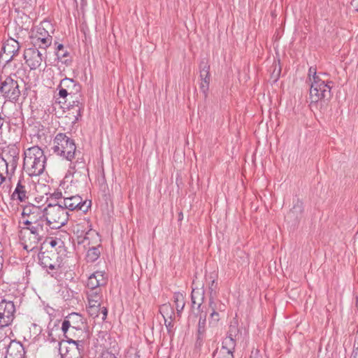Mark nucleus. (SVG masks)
Wrapping results in <instances>:
<instances>
[{
    "label": "nucleus",
    "mask_w": 358,
    "mask_h": 358,
    "mask_svg": "<svg viewBox=\"0 0 358 358\" xmlns=\"http://www.w3.org/2000/svg\"><path fill=\"white\" fill-rule=\"evenodd\" d=\"M87 324L83 317L77 313L68 315L62 322L61 331L66 340H83L88 338Z\"/></svg>",
    "instance_id": "obj_1"
},
{
    "label": "nucleus",
    "mask_w": 358,
    "mask_h": 358,
    "mask_svg": "<svg viewBox=\"0 0 358 358\" xmlns=\"http://www.w3.org/2000/svg\"><path fill=\"white\" fill-rule=\"evenodd\" d=\"M46 157L38 146H33L24 152V169L29 176H38L45 171Z\"/></svg>",
    "instance_id": "obj_2"
},
{
    "label": "nucleus",
    "mask_w": 358,
    "mask_h": 358,
    "mask_svg": "<svg viewBox=\"0 0 358 358\" xmlns=\"http://www.w3.org/2000/svg\"><path fill=\"white\" fill-rule=\"evenodd\" d=\"M48 225L47 221L35 224L26 225L21 233H24L25 250H32L38 244L45 239L48 234Z\"/></svg>",
    "instance_id": "obj_3"
},
{
    "label": "nucleus",
    "mask_w": 358,
    "mask_h": 358,
    "mask_svg": "<svg viewBox=\"0 0 358 358\" xmlns=\"http://www.w3.org/2000/svg\"><path fill=\"white\" fill-rule=\"evenodd\" d=\"M44 210L47 224L50 228L57 229L66 224L69 214L59 201L48 204Z\"/></svg>",
    "instance_id": "obj_4"
},
{
    "label": "nucleus",
    "mask_w": 358,
    "mask_h": 358,
    "mask_svg": "<svg viewBox=\"0 0 358 358\" xmlns=\"http://www.w3.org/2000/svg\"><path fill=\"white\" fill-rule=\"evenodd\" d=\"M52 150L55 154L70 162L80 153L76 150L74 141L63 133H59L55 137Z\"/></svg>",
    "instance_id": "obj_5"
},
{
    "label": "nucleus",
    "mask_w": 358,
    "mask_h": 358,
    "mask_svg": "<svg viewBox=\"0 0 358 358\" xmlns=\"http://www.w3.org/2000/svg\"><path fill=\"white\" fill-rule=\"evenodd\" d=\"M332 82L317 80L312 82L309 90V99L310 104H316L318 102L325 104L331 99L332 94L331 92Z\"/></svg>",
    "instance_id": "obj_6"
},
{
    "label": "nucleus",
    "mask_w": 358,
    "mask_h": 358,
    "mask_svg": "<svg viewBox=\"0 0 358 358\" xmlns=\"http://www.w3.org/2000/svg\"><path fill=\"white\" fill-rule=\"evenodd\" d=\"M16 78L15 73L0 76L1 93L5 98L13 101H17L20 95V90Z\"/></svg>",
    "instance_id": "obj_7"
},
{
    "label": "nucleus",
    "mask_w": 358,
    "mask_h": 358,
    "mask_svg": "<svg viewBox=\"0 0 358 358\" xmlns=\"http://www.w3.org/2000/svg\"><path fill=\"white\" fill-rule=\"evenodd\" d=\"M39 264L45 268L50 269L48 273L52 277L57 274L60 268V263L58 261V253L51 250L41 252L38 255Z\"/></svg>",
    "instance_id": "obj_8"
},
{
    "label": "nucleus",
    "mask_w": 358,
    "mask_h": 358,
    "mask_svg": "<svg viewBox=\"0 0 358 358\" xmlns=\"http://www.w3.org/2000/svg\"><path fill=\"white\" fill-rule=\"evenodd\" d=\"M58 201L65 208L66 210H80L87 213L91 207V201L83 200L79 195L64 196L63 199Z\"/></svg>",
    "instance_id": "obj_9"
},
{
    "label": "nucleus",
    "mask_w": 358,
    "mask_h": 358,
    "mask_svg": "<svg viewBox=\"0 0 358 358\" xmlns=\"http://www.w3.org/2000/svg\"><path fill=\"white\" fill-rule=\"evenodd\" d=\"M69 345L66 348V352H62L59 348L62 358H83L85 353V341L83 340H66Z\"/></svg>",
    "instance_id": "obj_10"
},
{
    "label": "nucleus",
    "mask_w": 358,
    "mask_h": 358,
    "mask_svg": "<svg viewBox=\"0 0 358 358\" xmlns=\"http://www.w3.org/2000/svg\"><path fill=\"white\" fill-rule=\"evenodd\" d=\"M15 307L10 301L2 299L0 302V327L8 326L14 319Z\"/></svg>",
    "instance_id": "obj_11"
},
{
    "label": "nucleus",
    "mask_w": 358,
    "mask_h": 358,
    "mask_svg": "<svg viewBox=\"0 0 358 358\" xmlns=\"http://www.w3.org/2000/svg\"><path fill=\"white\" fill-rule=\"evenodd\" d=\"M24 58L31 70L38 69L43 60L42 53L36 48L27 49L24 53Z\"/></svg>",
    "instance_id": "obj_12"
},
{
    "label": "nucleus",
    "mask_w": 358,
    "mask_h": 358,
    "mask_svg": "<svg viewBox=\"0 0 358 358\" xmlns=\"http://www.w3.org/2000/svg\"><path fill=\"white\" fill-rule=\"evenodd\" d=\"M2 341L4 342L3 345L6 349L5 358H24V349L20 342L13 340L6 345L5 339Z\"/></svg>",
    "instance_id": "obj_13"
},
{
    "label": "nucleus",
    "mask_w": 358,
    "mask_h": 358,
    "mask_svg": "<svg viewBox=\"0 0 358 358\" xmlns=\"http://www.w3.org/2000/svg\"><path fill=\"white\" fill-rule=\"evenodd\" d=\"M199 69L201 80L200 89L204 95L206 96L210 83V65L208 64L207 61L203 59L200 63Z\"/></svg>",
    "instance_id": "obj_14"
},
{
    "label": "nucleus",
    "mask_w": 358,
    "mask_h": 358,
    "mask_svg": "<svg viewBox=\"0 0 358 358\" xmlns=\"http://www.w3.org/2000/svg\"><path fill=\"white\" fill-rule=\"evenodd\" d=\"M107 282V278L104 271H96L91 274L87 280V286L89 290L100 289Z\"/></svg>",
    "instance_id": "obj_15"
},
{
    "label": "nucleus",
    "mask_w": 358,
    "mask_h": 358,
    "mask_svg": "<svg viewBox=\"0 0 358 358\" xmlns=\"http://www.w3.org/2000/svg\"><path fill=\"white\" fill-rule=\"evenodd\" d=\"M89 303L88 312L90 315H93L96 313H92L94 309H97L101 303L102 293L101 289H95L88 290L87 292Z\"/></svg>",
    "instance_id": "obj_16"
},
{
    "label": "nucleus",
    "mask_w": 358,
    "mask_h": 358,
    "mask_svg": "<svg viewBox=\"0 0 358 358\" xmlns=\"http://www.w3.org/2000/svg\"><path fill=\"white\" fill-rule=\"evenodd\" d=\"M24 179L19 180L15 189L12 194L13 199H18L20 201H25L28 199V190Z\"/></svg>",
    "instance_id": "obj_17"
},
{
    "label": "nucleus",
    "mask_w": 358,
    "mask_h": 358,
    "mask_svg": "<svg viewBox=\"0 0 358 358\" xmlns=\"http://www.w3.org/2000/svg\"><path fill=\"white\" fill-rule=\"evenodd\" d=\"M20 48V46L19 43L13 38L8 39L4 43L3 45V52L8 55H11L10 59H8L7 62H9L14 56L18 54Z\"/></svg>",
    "instance_id": "obj_18"
},
{
    "label": "nucleus",
    "mask_w": 358,
    "mask_h": 358,
    "mask_svg": "<svg viewBox=\"0 0 358 358\" xmlns=\"http://www.w3.org/2000/svg\"><path fill=\"white\" fill-rule=\"evenodd\" d=\"M45 221H47L45 210L40 208L31 215H29V217L24 220L23 223L24 225H31L39 223V222H42Z\"/></svg>",
    "instance_id": "obj_19"
},
{
    "label": "nucleus",
    "mask_w": 358,
    "mask_h": 358,
    "mask_svg": "<svg viewBox=\"0 0 358 358\" xmlns=\"http://www.w3.org/2000/svg\"><path fill=\"white\" fill-rule=\"evenodd\" d=\"M303 212V203L297 199L294 201V206L287 214V218L293 219L297 222L301 217Z\"/></svg>",
    "instance_id": "obj_20"
},
{
    "label": "nucleus",
    "mask_w": 358,
    "mask_h": 358,
    "mask_svg": "<svg viewBox=\"0 0 358 358\" xmlns=\"http://www.w3.org/2000/svg\"><path fill=\"white\" fill-rule=\"evenodd\" d=\"M60 320H57L52 324V327H50L52 324L50 323L48 328V339L52 342H57L58 345L61 347L62 342L59 341V332L61 331V327H59Z\"/></svg>",
    "instance_id": "obj_21"
},
{
    "label": "nucleus",
    "mask_w": 358,
    "mask_h": 358,
    "mask_svg": "<svg viewBox=\"0 0 358 358\" xmlns=\"http://www.w3.org/2000/svg\"><path fill=\"white\" fill-rule=\"evenodd\" d=\"M192 305H197V309L199 310L202 303L204 301V290L201 289H192L191 294Z\"/></svg>",
    "instance_id": "obj_22"
},
{
    "label": "nucleus",
    "mask_w": 358,
    "mask_h": 358,
    "mask_svg": "<svg viewBox=\"0 0 358 358\" xmlns=\"http://www.w3.org/2000/svg\"><path fill=\"white\" fill-rule=\"evenodd\" d=\"M66 103V107L65 108L66 110H70L71 108H84L85 105L82 101V98L80 94H77L74 93L73 94V98H67L65 101V103Z\"/></svg>",
    "instance_id": "obj_23"
},
{
    "label": "nucleus",
    "mask_w": 358,
    "mask_h": 358,
    "mask_svg": "<svg viewBox=\"0 0 358 358\" xmlns=\"http://www.w3.org/2000/svg\"><path fill=\"white\" fill-rule=\"evenodd\" d=\"M84 110V108H71L70 110H64V112L66 113V117L69 118V121L72 124H76L79 119L81 117V113Z\"/></svg>",
    "instance_id": "obj_24"
},
{
    "label": "nucleus",
    "mask_w": 358,
    "mask_h": 358,
    "mask_svg": "<svg viewBox=\"0 0 358 358\" xmlns=\"http://www.w3.org/2000/svg\"><path fill=\"white\" fill-rule=\"evenodd\" d=\"M206 313L201 312L199 316V320L198 323V341L203 339L204 334L206 331Z\"/></svg>",
    "instance_id": "obj_25"
},
{
    "label": "nucleus",
    "mask_w": 358,
    "mask_h": 358,
    "mask_svg": "<svg viewBox=\"0 0 358 358\" xmlns=\"http://www.w3.org/2000/svg\"><path fill=\"white\" fill-rule=\"evenodd\" d=\"M227 336H231V338L237 340H238L241 336V331L238 328V321L236 319H234L230 322Z\"/></svg>",
    "instance_id": "obj_26"
},
{
    "label": "nucleus",
    "mask_w": 358,
    "mask_h": 358,
    "mask_svg": "<svg viewBox=\"0 0 358 358\" xmlns=\"http://www.w3.org/2000/svg\"><path fill=\"white\" fill-rule=\"evenodd\" d=\"M52 36H45V38H33L34 48L38 46L41 49L45 50L52 43Z\"/></svg>",
    "instance_id": "obj_27"
},
{
    "label": "nucleus",
    "mask_w": 358,
    "mask_h": 358,
    "mask_svg": "<svg viewBox=\"0 0 358 358\" xmlns=\"http://www.w3.org/2000/svg\"><path fill=\"white\" fill-rule=\"evenodd\" d=\"M169 310H171V313H173V311H172L171 308H170V306L166 304H164L161 307L160 312L162 314V316L164 319V324L167 328L168 331L171 332V329L173 326V324L172 323V317H171V315H170L169 317V318H166V316L164 315V313H166V315H168V313H169L168 312Z\"/></svg>",
    "instance_id": "obj_28"
},
{
    "label": "nucleus",
    "mask_w": 358,
    "mask_h": 358,
    "mask_svg": "<svg viewBox=\"0 0 358 358\" xmlns=\"http://www.w3.org/2000/svg\"><path fill=\"white\" fill-rule=\"evenodd\" d=\"M236 341L237 339L227 336L222 341V345L220 349H224L225 351L234 353L236 345Z\"/></svg>",
    "instance_id": "obj_29"
},
{
    "label": "nucleus",
    "mask_w": 358,
    "mask_h": 358,
    "mask_svg": "<svg viewBox=\"0 0 358 358\" xmlns=\"http://www.w3.org/2000/svg\"><path fill=\"white\" fill-rule=\"evenodd\" d=\"M59 87L66 88L68 90L73 87L76 92H78L80 89V85L77 84L73 79L68 78H65L61 80Z\"/></svg>",
    "instance_id": "obj_30"
},
{
    "label": "nucleus",
    "mask_w": 358,
    "mask_h": 358,
    "mask_svg": "<svg viewBox=\"0 0 358 358\" xmlns=\"http://www.w3.org/2000/svg\"><path fill=\"white\" fill-rule=\"evenodd\" d=\"M100 247L90 248L87 252L86 258L89 262H95L100 256Z\"/></svg>",
    "instance_id": "obj_31"
},
{
    "label": "nucleus",
    "mask_w": 358,
    "mask_h": 358,
    "mask_svg": "<svg viewBox=\"0 0 358 358\" xmlns=\"http://www.w3.org/2000/svg\"><path fill=\"white\" fill-rule=\"evenodd\" d=\"M174 302L176 303V308L178 313H180L185 307V298L182 294L181 293H175L174 296Z\"/></svg>",
    "instance_id": "obj_32"
},
{
    "label": "nucleus",
    "mask_w": 358,
    "mask_h": 358,
    "mask_svg": "<svg viewBox=\"0 0 358 358\" xmlns=\"http://www.w3.org/2000/svg\"><path fill=\"white\" fill-rule=\"evenodd\" d=\"M18 159L19 157L17 156H10L8 159H4V162L6 165L7 172H8L9 171H10L11 172H14L17 167Z\"/></svg>",
    "instance_id": "obj_33"
},
{
    "label": "nucleus",
    "mask_w": 358,
    "mask_h": 358,
    "mask_svg": "<svg viewBox=\"0 0 358 358\" xmlns=\"http://www.w3.org/2000/svg\"><path fill=\"white\" fill-rule=\"evenodd\" d=\"M41 207L35 205H29L23 208L22 215L24 218H27L29 215H31L33 213L36 212Z\"/></svg>",
    "instance_id": "obj_34"
},
{
    "label": "nucleus",
    "mask_w": 358,
    "mask_h": 358,
    "mask_svg": "<svg viewBox=\"0 0 358 358\" xmlns=\"http://www.w3.org/2000/svg\"><path fill=\"white\" fill-rule=\"evenodd\" d=\"M57 57L58 60H59L62 63L69 65L71 63V60L68 59L69 57V52L64 50L63 51L59 52V53H56Z\"/></svg>",
    "instance_id": "obj_35"
},
{
    "label": "nucleus",
    "mask_w": 358,
    "mask_h": 358,
    "mask_svg": "<svg viewBox=\"0 0 358 358\" xmlns=\"http://www.w3.org/2000/svg\"><path fill=\"white\" fill-rule=\"evenodd\" d=\"M308 77L310 83L322 80L320 76L317 74L316 68L313 66L309 68Z\"/></svg>",
    "instance_id": "obj_36"
},
{
    "label": "nucleus",
    "mask_w": 358,
    "mask_h": 358,
    "mask_svg": "<svg viewBox=\"0 0 358 358\" xmlns=\"http://www.w3.org/2000/svg\"><path fill=\"white\" fill-rule=\"evenodd\" d=\"M59 95L60 97L66 99L67 98H73V93L72 91L69 92L67 89L63 88V87H59Z\"/></svg>",
    "instance_id": "obj_37"
},
{
    "label": "nucleus",
    "mask_w": 358,
    "mask_h": 358,
    "mask_svg": "<svg viewBox=\"0 0 358 358\" xmlns=\"http://www.w3.org/2000/svg\"><path fill=\"white\" fill-rule=\"evenodd\" d=\"M217 358H234V353L229 351H225L224 349H220L217 352Z\"/></svg>",
    "instance_id": "obj_38"
},
{
    "label": "nucleus",
    "mask_w": 358,
    "mask_h": 358,
    "mask_svg": "<svg viewBox=\"0 0 358 358\" xmlns=\"http://www.w3.org/2000/svg\"><path fill=\"white\" fill-rule=\"evenodd\" d=\"M45 36H51L44 28L39 27L37 30L36 36L34 38H45Z\"/></svg>",
    "instance_id": "obj_39"
},
{
    "label": "nucleus",
    "mask_w": 358,
    "mask_h": 358,
    "mask_svg": "<svg viewBox=\"0 0 358 358\" xmlns=\"http://www.w3.org/2000/svg\"><path fill=\"white\" fill-rule=\"evenodd\" d=\"M76 165L79 166V168H84L85 166V162L83 161H80V158L78 157L77 160L74 163H71L70 164V169H76Z\"/></svg>",
    "instance_id": "obj_40"
},
{
    "label": "nucleus",
    "mask_w": 358,
    "mask_h": 358,
    "mask_svg": "<svg viewBox=\"0 0 358 358\" xmlns=\"http://www.w3.org/2000/svg\"><path fill=\"white\" fill-rule=\"evenodd\" d=\"M217 287V284L215 283V280H213L211 281L210 285H209V290H210V296H215L216 294L215 289Z\"/></svg>",
    "instance_id": "obj_41"
},
{
    "label": "nucleus",
    "mask_w": 358,
    "mask_h": 358,
    "mask_svg": "<svg viewBox=\"0 0 358 358\" xmlns=\"http://www.w3.org/2000/svg\"><path fill=\"white\" fill-rule=\"evenodd\" d=\"M99 309V314H102V317L101 319L103 320H105L106 319V317H107V314H108V310L106 307L103 306L101 307V306L97 308Z\"/></svg>",
    "instance_id": "obj_42"
},
{
    "label": "nucleus",
    "mask_w": 358,
    "mask_h": 358,
    "mask_svg": "<svg viewBox=\"0 0 358 358\" xmlns=\"http://www.w3.org/2000/svg\"><path fill=\"white\" fill-rule=\"evenodd\" d=\"M351 358H358V342H355Z\"/></svg>",
    "instance_id": "obj_43"
},
{
    "label": "nucleus",
    "mask_w": 358,
    "mask_h": 358,
    "mask_svg": "<svg viewBox=\"0 0 358 358\" xmlns=\"http://www.w3.org/2000/svg\"><path fill=\"white\" fill-rule=\"evenodd\" d=\"M215 309H216V308H213V311H212V313L210 314V318L215 322H217L219 321L220 318H219V314L217 312H216Z\"/></svg>",
    "instance_id": "obj_44"
},
{
    "label": "nucleus",
    "mask_w": 358,
    "mask_h": 358,
    "mask_svg": "<svg viewBox=\"0 0 358 358\" xmlns=\"http://www.w3.org/2000/svg\"><path fill=\"white\" fill-rule=\"evenodd\" d=\"M101 358H117L114 354L108 352V351H104L101 354Z\"/></svg>",
    "instance_id": "obj_45"
},
{
    "label": "nucleus",
    "mask_w": 358,
    "mask_h": 358,
    "mask_svg": "<svg viewBox=\"0 0 358 358\" xmlns=\"http://www.w3.org/2000/svg\"><path fill=\"white\" fill-rule=\"evenodd\" d=\"M52 197L58 201L61 200V199H64V196H62V192H55L53 194H52Z\"/></svg>",
    "instance_id": "obj_46"
},
{
    "label": "nucleus",
    "mask_w": 358,
    "mask_h": 358,
    "mask_svg": "<svg viewBox=\"0 0 358 358\" xmlns=\"http://www.w3.org/2000/svg\"><path fill=\"white\" fill-rule=\"evenodd\" d=\"M214 298L215 296H210L209 297V308L212 309V311H213V308H215V304L214 303Z\"/></svg>",
    "instance_id": "obj_47"
},
{
    "label": "nucleus",
    "mask_w": 358,
    "mask_h": 358,
    "mask_svg": "<svg viewBox=\"0 0 358 358\" xmlns=\"http://www.w3.org/2000/svg\"><path fill=\"white\" fill-rule=\"evenodd\" d=\"M80 8L83 9L85 8V6L87 5V0H80ZM75 1L76 2V3L78 5V0H75Z\"/></svg>",
    "instance_id": "obj_48"
},
{
    "label": "nucleus",
    "mask_w": 358,
    "mask_h": 358,
    "mask_svg": "<svg viewBox=\"0 0 358 358\" xmlns=\"http://www.w3.org/2000/svg\"><path fill=\"white\" fill-rule=\"evenodd\" d=\"M58 243V241L57 239H51L49 242V244L52 248H55Z\"/></svg>",
    "instance_id": "obj_49"
},
{
    "label": "nucleus",
    "mask_w": 358,
    "mask_h": 358,
    "mask_svg": "<svg viewBox=\"0 0 358 358\" xmlns=\"http://www.w3.org/2000/svg\"><path fill=\"white\" fill-rule=\"evenodd\" d=\"M64 45L62 44H59L57 47V52L56 53H59V52H61V51H63L64 50Z\"/></svg>",
    "instance_id": "obj_50"
},
{
    "label": "nucleus",
    "mask_w": 358,
    "mask_h": 358,
    "mask_svg": "<svg viewBox=\"0 0 358 358\" xmlns=\"http://www.w3.org/2000/svg\"><path fill=\"white\" fill-rule=\"evenodd\" d=\"M92 313H96L92 316H94V317L99 316V309H94L93 310H92Z\"/></svg>",
    "instance_id": "obj_51"
},
{
    "label": "nucleus",
    "mask_w": 358,
    "mask_h": 358,
    "mask_svg": "<svg viewBox=\"0 0 358 358\" xmlns=\"http://www.w3.org/2000/svg\"><path fill=\"white\" fill-rule=\"evenodd\" d=\"M202 343H203V339L201 341V340L198 341V338H197L196 339V345L200 346V345H202Z\"/></svg>",
    "instance_id": "obj_52"
},
{
    "label": "nucleus",
    "mask_w": 358,
    "mask_h": 358,
    "mask_svg": "<svg viewBox=\"0 0 358 358\" xmlns=\"http://www.w3.org/2000/svg\"><path fill=\"white\" fill-rule=\"evenodd\" d=\"M129 358H140V356L137 353H136L134 355L129 356Z\"/></svg>",
    "instance_id": "obj_53"
},
{
    "label": "nucleus",
    "mask_w": 358,
    "mask_h": 358,
    "mask_svg": "<svg viewBox=\"0 0 358 358\" xmlns=\"http://www.w3.org/2000/svg\"><path fill=\"white\" fill-rule=\"evenodd\" d=\"M3 180H4V178L0 173V185L3 182Z\"/></svg>",
    "instance_id": "obj_54"
},
{
    "label": "nucleus",
    "mask_w": 358,
    "mask_h": 358,
    "mask_svg": "<svg viewBox=\"0 0 358 358\" xmlns=\"http://www.w3.org/2000/svg\"><path fill=\"white\" fill-rule=\"evenodd\" d=\"M182 213H180L179 214V219H182Z\"/></svg>",
    "instance_id": "obj_55"
},
{
    "label": "nucleus",
    "mask_w": 358,
    "mask_h": 358,
    "mask_svg": "<svg viewBox=\"0 0 358 358\" xmlns=\"http://www.w3.org/2000/svg\"><path fill=\"white\" fill-rule=\"evenodd\" d=\"M250 358H252V357H250Z\"/></svg>",
    "instance_id": "obj_56"
}]
</instances>
